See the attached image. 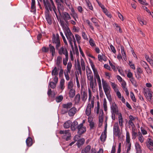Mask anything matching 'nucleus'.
I'll list each match as a JSON object with an SVG mask.
<instances>
[{
	"label": "nucleus",
	"instance_id": "23",
	"mask_svg": "<svg viewBox=\"0 0 153 153\" xmlns=\"http://www.w3.org/2000/svg\"><path fill=\"white\" fill-rule=\"evenodd\" d=\"M145 57L146 60L148 62L150 65L153 66V56H151L150 58L147 55H145Z\"/></svg>",
	"mask_w": 153,
	"mask_h": 153
},
{
	"label": "nucleus",
	"instance_id": "9",
	"mask_svg": "<svg viewBox=\"0 0 153 153\" xmlns=\"http://www.w3.org/2000/svg\"><path fill=\"white\" fill-rule=\"evenodd\" d=\"M43 2L46 10L45 12H49V10L52 11V8L51 4L49 3L48 0H43Z\"/></svg>",
	"mask_w": 153,
	"mask_h": 153
},
{
	"label": "nucleus",
	"instance_id": "24",
	"mask_svg": "<svg viewBox=\"0 0 153 153\" xmlns=\"http://www.w3.org/2000/svg\"><path fill=\"white\" fill-rule=\"evenodd\" d=\"M78 123L76 121H74L71 124V128L72 131L75 130L77 128H78Z\"/></svg>",
	"mask_w": 153,
	"mask_h": 153
},
{
	"label": "nucleus",
	"instance_id": "8",
	"mask_svg": "<svg viewBox=\"0 0 153 153\" xmlns=\"http://www.w3.org/2000/svg\"><path fill=\"white\" fill-rule=\"evenodd\" d=\"M114 134L115 135L117 136H120V130L118 126V123H114L113 126Z\"/></svg>",
	"mask_w": 153,
	"mask_h": 153
},
{
	"label": "nucleus",
	"instance_id": "49",
	"mask_svg": "<svg viewBox=\"0 0 153 153\" xmlns=\"http://www.w3.org/2000/svg\"><path fill=\"white\" fill-rule=\"evenodd\" d=\"M70 72H68L66 71H64V74L66 80L68 81L70 80V77L68 74L70 73Z\"/></svg>",
	"mask_w": 153,
	"mask_h": 153
},
{
	"label": "nucleus",
	"instance_id": "30",
	"mask_svg": "<svg viewBox=\"0 0 153 153\" xmlns=\"http://www.w3.org/2000/svg\"><path fill=\"white\" fill-rule=\"evenodd\" d=\"M137 19L140 24L141 26L146 25V22L144 21L143 19L141 18V17L138 16L137 17Z\"/></svg>",
	"mask_w": 153,
	"mask_h": 153
},
{
	"label": "nucleus",
	"instance_id": "47",
	"mask_svg": "<svg viewBox=\"0 0 153 153\" xmlns=\"http://www.w3.org/2000/svg\"><path fill=\"white\" fill-rule=\"evenodd\" d=\"M72 67V64L71 62H69L67 65V69L65 70L64 71H66L68 72H71V69Z\"/></svg>",
	"mask_w": 153,
	"mask_h": 153
},
{
	"label": "nucleus",
	"instance_id": "37",
	"mask_svg": "<svg viewBox=\"0 0 153 153\" xmlns=\"http://www.w3.org/2000/svg\"><path fill=\"white\" fill-rule=\"evenodd\" d=\"M145 64L146 67H144L145 68V70L147 73L149 74H152V71L149 68L148 65L146 62H143Z\"/></svg>",
	"mask_w": 153,
	"mask_h": 153
},
{
	"label": "nucleus",
	"instance_id": "34",
	"mask_svg": "<svg viewBox=\"0 0 153 153\" xmlns=\"http://www.w3.org/2000/svg\"><path fill=\"white\" fill-rule=\"evenodd\" d=\"M137 136L139 141L141 143H143L144 140V138L140 132H138Z\"/></svg>",
	"mask_w": 153,
	"mask_h": 153
},
{
	"label": "nucleus",
	"instance_id": "52",
	"mask_svg": "<svg viewBox=\"0 0 153 153\" xmlns=\"http://www.w3.org/2000/svg\"><path fill=\"white\" fill-rule=\"evenodd\" d=\"M89 42L91 47L94 48L96 47V45L95 42L92 38H91L89 39Z\"/></svg>",
	"mask_w": 153,
	"mask_h": 153
},
{
	"label": "nucleus",
	"instance_id": "63",
	"mask_svg": "<svg viewBox=\"0 0 153 153\" xmlns=\"http://www.w3.org/2000/svg\"><path fill=\"white\" fill-rule=\"evenodd\" d=\"M88 117V123L93 122L94 116L92 114L90 115L89 116H87Z\"/></svg>",
	"mask_w": 153,
	"mask_h": 153
},
{
	"label": "nucleus",
	"instance_id": "20",
	"mask_svg": "<svg viewBox=\"0 0 153 153\" xmlns=\"http://www.w3.org/2000/svg\"><path fill=\"white\" fill-rule=\"evenodd\" d=\"M65 80L64 79H61L59 85V88L62 91L65 88Z\"/></svg>",
	"mask_w": 153,
	"mask_h": 153
},
{
	"label": "nucleus",
	"instance_id": "55",
	"mask_svg": "<svg viewBox=\"0 0 153 153\" xmlns=\"http://www.w3.org/2000/svg\"><path fill=\"white\" fill-rule=\"evenodd\" d=\"M63 99V96L62 95L57 97L56 98V100L57 102H61Z\"/></svg>",
	"mask_w": 153,
	"mask_h": 153
},
{
	"label": "nucleus",
	"instance_id": "14",
	"mask_svg": "<svg viewBox=\"0 0 153 153\" xmlns=\"http://www.w3.org/2000/svg\"><path fill=\"white\" fill-rule=\"evenodd\" d=\"M77 111V109L75 107H72L68 111V114L70 117L74 116L76 114ZM68 112V111L65 113Z\"/></svg>",
	"mask_w": 153,
	"mask_h": 153
},
{
	"label": "nucleus",
	"instance_id": "50",
	"mask_svg": "<svg viewBox=\"0 0 153 153\" xmlns=\"http://www.w3.org/2000/svg\"><path fill=\"white\" fill-rule=\"evenodd\" d=\"M35 0H32L31 8L32 10V11L35 12L36 10V7L35 6Z\"/></svg>",
	"mask_w": 153,
	"mask_h": 153
},
{
	"label": "nucleus",
	"instance_id": "42",
	"mask_svg": "<svg viewBox=\"0 0 153 153\" xmlns=\"http://www.w3.org/2000/svg\"><path fill=\"white\" fill-rule=\"evenodd\" d=\"M58 11L57 10L56 8V7H54L53 8H52V11L53 10L55 14L56 18L58 19V13H59V14L60 15H61L60 13L59 12V6H58Z\"/></svg>",
	"mask_w": 153,
	"mask_h": 153
},
{
	"label": "nucleus",
	"instance_id": "16",
	"mask_svg": "<svg viewBox=\"0 0 153 153\" xmlns=\"http://www.w3.org/2000/svg\"><path fill=\"white\" fill-rule=\"evenodd\" d=\"M88 81L89 82H88V85H89L90 87L93 90L97 85L96 80H94L93 79Z\"/></svg>",
	"mask_w": 153,
	"mask_h": 153
},
{
	"label": "nucleus",
	"instance_id": "3",
	"mask_svg": "<svg viewBox=\"0 0 153 153\" xmlns=\"http://www.w3.org/2000/svg\"><path fill=\"white\" fill-rule=\"evenodd\" d=\"M90 64L93 71L94 77L95 79H97V83L99 85V87H100V88H101V87H102L101 80L100 76L98 74L97 69L95 68L94 63L92 61H90Z\"/></svg>",
	"mask_w": 153,
	"mask_h": 153
},
{
	"label": "nucleus",
	"instance_id": "53",
	"mask_svg": "<svg viewBox=\"0 0 153 153\" xmlns=\"http://www.w3.org/2000/svg\"><path fill=\"white\" fill-rule=\"evenodd\" d=\"M111 85L115 92L118 90L117 85L115 83L111 82Z\"/></svg>",
	"mask_w": 153,
	"mask_h": 153
},
{
	"label": "nucleus",
	"instance_id": "17",
	"mask_svg": "<svg viewBox=\"0 0 153 153\" xmlns=\"http://www.w3.org/2000/svg\"><path fill=\"white\" fill-rule=\"evenodd\" d=\"M146 144L147 147L150 150H152L153 148L152 147H153V140L150 138H148L147 140Z\"/></svg>",
	"mask_w": 153,
	"mask_h": 153
},
{
	"label": "nucleus",
	"instance_id": "54",
	"mask_svg": "<svg viewBox=\"0 0 153 153\" xmlns=\"http://www.w3.org/2000/svg\"><path fill=\"white\" fill-rule=\"evenodd\" d=\"M86 22L87 23V24H88V26H89L90 28L93 30H94V29L93 26L92 25V24L88 20H86Z\"/></svg>",
	"mask_w": 153,
	"mask_h": 153
},
{
	"label": "nucleus",
	"instance_id": "41",
	"mask_svg": "<svg viewBox=\"0 0 153 153\" xmlns=\"http://www.w3.org/2000/svg\"><path fill=\"white\" fill-rule=\"evenodd\" d=\"M135 149L137 152L138 153L139 152H140L141 151V146L140 144L138 142H136L135 144Z\"/></svg>",
	"mask_w": 153,
	"mask_h": 153
},
{
	"label": "nucleus",
	"instance_id": "31",
	"mask_svg": "<svg viewBox=\"0 0 153 153\" xmlns=\"http://www.w3.org/2000/svg\"><path fill=\"white\" fill-rule=\"evenodd\" d=\"M136 129L134 128H133L132 130V138L133 140L135 139L136 137L137 133Z\"/></svg>",
	"mask_w": 153,
	"mask_h": 153
},
{
	"label": "nucleus",
	"instance_id": "48",
	"mask_svg": "<svg viewBox=\"0 0 153 153\" xmlns=\"http://www.w3.org/2000/svg\"><path fill=\"white\" fill-rule=\"evenodd\" d=\"M126 141L127 144H131L130 143V134L129 132L128 131H126Z\"/></svg>",
	"mask_w": 153,
	"mask_h": 153
},
{
	"label": "nucleus",
	"instance_id": "1",
	"mask_svg": "<svg viewBox=\"0 0 153 153\" xmlns=\"http://www.w3.org/2000/svg\"><path fill=\"white\" fill-rule=\"evenodd\" d=\"M60 24L65 33L66 37L68 40L72 49L74 48L73 42L75 45L76 43V40L74 35L71 32L68 25L63 20H60Z\"/></svg>",
	"mask_w": 153,
	"mask_h": 153
},
{
	"label": "nucleus",
	"instance_id": "5",
	"mask_svg": "<svg viewBox=\"0 0 153 153\" xmlns=\"http://www.w3.org/2000/svg\"><path fill=\"white\" fill-rule=\"evenodd\" d=\"M53 37L52 38V42L53 44L56 45V49H58L60 46V42L59 34H56V35L53 34Z\"/></svg>",
	"mask_w": 153,
	"mask_h": 153
},
{
	"label": "nucleus",
	"instance_id": "33",
	"mask_svg": "<svg viewBox=\"0 0 153 153\" xmlns=\"http://www.w3.org/2000/svg\"><path fill=\"white\" fill-rule=\"evenodd\" d=\"M74 85L72 81L70 80L68 82L67 84V89L69 90L70 89H73Z\"/></svg>",
	"mask_w": 153,
	"mask_h": 153
},
{
	"label": "nucleus",
	"instance_id": "32",
	"mask_svg": "<svg viewBox=\"0 0 153 153\" xmlns=\"http://www.w3.org/2000/svg\"><path fill=\"white\" fill-rule=\"evenodd\" d=\"M120 49L121 50V52L122 55V57L123 59L125 60L126 61L127 59L126 58V53L124 51V48L123 46H121Z\"/></svg>",
	"mask_w": 153,
	"mask_h": 153
},
{
	"label": "nucleus",
	"instance_id": "58",
	"mask_svg": "<svg viewBox=\"0 0 153 153\" xmlns=\"http://www.w3.org/2000/svg\"><path fill=\"white\" fill-rule=\"evenodd\" d=\"M75 78L76 83L77 87L78 88H79L80 87V85L79 82L78 77V75L76 74L75 75Z\"/></svg>",
	"mask_w": 153,
	"mask_h": 153
},
{
	"label": "nucleus",
	"instance_id": "40",
	"mask_svg": "<svg viewBox=\"0 0 153 153\" xmlns=\"http://www.w3.org/2000/svg\"><path fill=\"white\" fill-rule=\"evenodd\" d=\"M27 145L29 146H31L32 145V140L31 138L28 137L26 141Z\"/></svg>",
	"mask_w": 153,
	"mask_h": 153
},
{
	"label": "nucleus",
	"instance_id": "15",
	"mask_svg": "<svg viewBox=\"0 0 153 153\" xmlns=\"http://www.w3.org/2000/svg\"><path fill=\"white\" fill-rule=\"evenodd\" d=\"M70 9L71 10V15L72 17L74 20L75 21H77L76 19H78V16L77 13L75 12L73 7H70Z\"/></svg>",
	"mask_w": 153,
	"mask_h": 153
},
{
	"label": "nucleus",
	"instance_id": "18",
	"mask_svg": "<svg viewBox=\"0 0 153 153\" xmlns=\"http://www.w3.org/2000/svg\"><path fill=\"white\" fill-rule=\"evenodd\" d=\"M88 103L94 104V97H92L91 90L89 89L88 90Z\"/></svg>",
	"mask_w": 153,
	"mask_h": 153
},
{
	"label": "nucleus",
	"instance_id": "10",
	"mask_svg": "<svg viewBox=\"0 0 153 153\" xmlns=\"http://www.w3.org/2000/svg\"><path fill=\"white\" fill-rule=\"evenodd\" d=\"M58 50V53L59 55L63 54L66 56H68V52L67 49L65 47L62 46L60 49H57Z\"/></svg>",
	"mask_w": 153,
	"mask_h": 153
},
{
	"label": "nucleus",
	"instance_id": "59",
	"mask_svg": "<svg viewBox=\"0 0 153 153\" xmlns=\"http://www.w3.org/2000/svg\"><path fill=\"white\" fill-rule=\"evenodd\" d=\"M87 98V95L85 93H83L82 96V100L85 102Z\"/></svg>",
	"mask_w": 153,
	"mask_h": 153
},
{
	"label": "nucleus",
	"instance_id": "7",
	"mask_svg": "<svg viewBox=\"0 0 153 153\" xmlns=\"http://www.w3.org/2000/svg\"><path fill=\"white\" fill-rule=\"evenodd\" d=\"M94 107V104L88 103L87 106L86 107L85 114L87 116H89L92 114L91 113V109L93 108Z\"/></svg>",
	"mask_w": 153,
	"mask_h": 153
},
{
	"label": "nucleus",
	"instance_id": "13",
	"mask_svg": "<svg viewBox=\"0 0 153 153\" xmlns=\"http://www.w3.org/2000/svg\"><path fill=\"white\" fill-rule=\"evenodd\" d=\"M63 17L65 22L64 20L63 21L67 25V24L68 23V20H70L71 19V17L70 15L68 13L65 12L63 13ZM62 20L63 21V20Z\"/></svg>",
	"mask_w": 153,
	"mask_h": 153
},
{
	"label": "nucleus",
	"instance_id": "45",
	"mask_svg": "<svg viewBox=\"0 0 153 153\" xmlns=\"http://www.w3.org/2000/svg\"><path fill=\"white\" fill-rule=\"evenodd\" d=\"M71 122L70 120H68L64 123V128H68L70 126Z\"/></svg>",
	"mask_w": 153,
	"mask_h": 153
},
{
	"label": "nucleus",
	"instance_id": "26",
	"mask_svg": "<svg viewBox=\"0 0 153 153\" xmlns=\"http://www.w3.org/2000/svg\"><path fill=\"white\" fill-rule=\"evenodd\" d=\"M69 91V97L71 98H73L75 96L76 93L75 89L74 88L68 90Z\"/></svg>",
	"mask_w": 153,
	"mask_h": 153
},
{
	"label": "nucleus",
	"instance_id": "61",
	"mask_svg": "<svg viewBox=\"0 0 153 153\" xmlns=\"http://www.w3.org/2000/svg\"><path fill=\"white\" fill-rule=\"evenodd\" d=\"M75 36L76 38V41L77 42V43L78 44L80 43V40L81 39V37L78 34H75Z\"/></svg>",
	"mask_w": 153,
	"mask_h": 153
},
{
	"label": "nucleus",
	"instance_id": "11",
	"mask_svg": "<svg viewBox=\"0 0 153 153\" xmlns=\"http://www.w3.org/2000/svg\"><path fill=\"white\" fill-rule=\"evenodd\" d=\"M111 111L114 112L116 114H118L119 113H121L118 112L117 107L114 102H112V105L111 106Z\"/></svg>",
	"mask_w": 153,
	"mask_h": 153
},
{
	"label": "nucleus",
	"instance_id": "21",
	"mask_svg": "<svg viewBox=\"0 0 153 153\" xmlns=\"http://www.w3.org/2000/svg\"><path fill=\"white\" fill-rule=\"evenodd\" d=\"M118 115V122L120 126L122 128L123 127V121L121 113H119Z\"/></svg>",
	"mask_w": 153,
	"mask_h": 153
},
{
	"label": "nucleus",
	"instance_id": "46",
	"mask_svg": "<svg viewBox=\"0 0 153 153\" xmlns=\"http://www.w3.org/2000/svg\"><path fill=\"white\" fill-rule=\"evenodd\" d=\"M85 1L86 3V5L89 8L90 10H93V6H92V4L89 0H85Z\"/></svg>",
	"mask_w": 153,
	"mask_h": 153
},
{
	"label": "nucleus",
	"instance_id": "27",
	"mask_svg": "<svg viewBox=\"0 0 153 153\" xmlns=\"http://www.w3.org/2000/svg\"><path fill=\"white\" fill-rule=\"evenodd\" d=\"M107 137L106 131L105 130L103 132L101 135L100 137V140L102 142L105 141Z\"/></svg>",
	"mask_w": 153,
	"mask_h": 153
},
{
	"label": "nucleus",
	"instance_id": "56",
	"mask_svg": "<svg viewBox=\"0 0 153 153\" xmlns=\"http://www.w3.org/2000/svg\"><path fill=\"white\" fill-rule=\"evenodd\" d=\"M130 80L132 84L134 85V86L136 87L137 86L136 81L133 77L130 79Z\"/></svg>",
	"mask_w": 153,
	"mask_h": 153
},
{
	"label": "nucleus",
	"instance_id": "35",
	"mask_svg": "<svg viewBox=\"0 0 153 153\" xmlns=\"http://www.w3.org/2000/svg\"><path fill=\"white\" fill-rule=\"evenodd\" d=\"M91 149V146L88 145L84 149L82 150L81 153H89Z\"/></svg>",
	"mask_w": 153,
	"mask_h": 153
},
{
	"label": "nucleus",
	"instance_id": "57",
	"mask_svg": "<svg viewBox=\"0 0 153 153\" xmlns=\"http://www.w3.org/2000/svg\"><path fill=\"white\" fill-rule=\"evenodd\" d=\"M80 62L82 69L83 71H85V63L82 59H81Z\"/></svg>",
	"mask_w": 153,
	"mask_h": 153
},
{
	"label": "nucleus",
	"instance_id": "60",
	"mask_svg": "<svg viewBox=\"0 0 153 153\" xmlns=\"http://www.w3.org/2000/svg\"><path fill=\"white\" fill-rule=\"evenodd\" d=\"M130 97L131 99L134 102H136V100L135 98L134 93L132 92H130Z\"/></svg>",
	"mask_w": 153,
	"mask_h": 153
},
{
	"label": "nucleus",
	"instance_id": "12",
	"mask_svg": "<svg viewBox=\"0 0 153 153\" xmlns=\"http://www.w3.org/2000/svg\"><path fill=\"white\" fill-rule=\"evenodd\" d=\"M78 132L79 134H81L85 132L86 131V128L85 127L83 126L82 123H81L78 126Z\"/></svg>",
	"mask_w": 153,
	"mask_h": 153
},
{
	"label": "nucleus",
	"instance_id": "19",
	"mask_svg": "<svg viewBox=\"0 0 153 153\" xmlns=\"http://www.w3.org/2000/svg\"><path fill=\"white\" fill-rule=\"evenodd\" d=\"M143 72V70L140 67H138L137 68V73L135 74V76L136 78L138 79L141 78V74Z\"/></svg>",
	"mask_w": 153,
	"mask_h": 153
},
{
	"label": "nucleus",
	"instance_id": "64",
	"mask_svg": "<svg viewBox=\"0 0 153 153\" xmlns=\"http://www.w3.org/2000/svg\"><path fill=\"white\" fill-rule=\"evenodd\" d=\"M86 75L88 80L93 79V76L92 74H87Z\"/></svg>",
	"mask_w": 153,
	"mask_h": 153
},
{
	"label": "nucleus",
	"instance_id": "43",
	"mask_svg": "<svg viewBox=\"0 0 153 153\" xmlns=\"http://www.w3.org/2000/svg\"><path fill=\"white\" fill-rule=\"evenodd\" d=\"M91 20L92 22L94 24L96 27H99V25L97 22V20L96 18L92 17L91 19Z\"/></svg>",
	"mask_w": 153,
	"mask_h": 153
},
{
	"label": "nucleus",
	"instance_id": "36",
	"mask_svg": "<svg viewBox=\"0 0 153 153\" xmlns=\"http://www.w3.org/2000/svg\"><path fill=\"white\" fill-rule=\"evenodd\" d=\"M51 74L53 76H58V69L56 67H55L54 69L52 70Z\"/></svg>",
	"mask_w": 153,
	"mask_h": 153
},
{
	"label": "nucleus",
	"instance_id": "51",
	"mask_svg": "<svg viewBox=\"0 0 153 153\" xmlns=\"http://www.w3.org/2000/svg\"><path fill=\"white\" fill-rule=\"evenodd\" d=\"M68 58V56H65V57L63 59L62 62L64 65L66 66L67 65Z\"/></svg>",
	"mask_w": 153,
	"mask_h": 153
},
{
	"label": "nucleus",
	"instance_id": "29",
	"mask_svg": "<svg viewBox=\"0 0 153 153\" xmlns=\"http://www.w3.org/2000/svg\"><path fill=\"white\" fill-rule=\"evenodd\" d=\"M62 58L60 56H58L57 57L56 61V64L57 66H60L62 63Z\"/></svg>",
	"mask_w": 153,
	"mask_h": 153
},
{
	"label": "nucleus",
	"instance_id": "4",
	"mask_svg": "<svg viewBox=\"0 0 153 153\" xmlns=\"http://www.w3.org/2000/svg\"><path fill=\"white\" fill-rule=\"evenodd\" d=\"M59 133L63 134L62 136V139L67 141L70 140L71 139V134L69 130H60Z\"/></svg>",
	"mask_w": 153,
	"mask_h": 153
},
{
	"label": "nucleus",
	"instance_id": "39",
	"mask_svg": "<svg viewBox=\"0 0 153 153\" xmlns=\"http://www.w3.org/2000/svg\"><path fill=\"white\" fill-rule=\"evenodd\" d=\"M85 141V139L83 138H82L78 140L76 143V144L79 148H80L81 146L84 144Z\"/></svg>",
	"mask_w": 153,
	"mask_h": 153
},
{
	"label": "nucleus",
	"instance_id": "44",
	"mask_svg": "<svg viewBox=\"0 0 153 153\" xmlns=\"http://www.w3.org/2000/svg\"><path fill=\"white\" fill-rule=\"evenodd\" d=\"M100 108V103L98 101L97 102V106L95 107L94 109V111L96 112L97 114L99 113Z\"/></svg>",
	"mask_w": 153,
	"mask_h": 153
},
{
	"label": "nucleus",
	"instance_id": "2",
	"mask_svg": "<svg viewBox=\"0 0 153 153\" xmlns=\"http://www.w3.org/2000/svg\"><path fill=\"white\" fill-rule=\"evenodd\" d=\"M102 81L104 92L109 102L111 103L112 101V99L110 94L111 90L110 86L107 82L103 79H102Z\"/></svg>",
	"mask_w": 153,
	"mask_h": 153
},
{
	"label": "nucleus",
	"instance_id": "25",
	"mask_svg": "<svg viewBox=\"0 0 153 153\" xmlns=\"http://www.w3.org/2000/svg\"><path fill=\"white\" fill-rule=\"evenodd\" d=\"M49 51L51 53L52 56L53 57L55 54V50L54 47L51 44L49 45Z\"/></svg>",
	"mask_w": 153,
	"mask_h": 153
},
{
	"label": "nucleus",
	"instance_id": "6",
	"mask_svg": "<svg viewBox=\"0 0 153 153\" xmlns=\"http://www.w3.org/2000/svg\"><path fill=\"white\" fill-rule=\"evenodd\" d=\"M143 93L147 99L151 100V97L153 95V92L151 91L150 89L146 88H144Z\"/></svg>",
	"mask_w": 153,
	"mask_h": 153
},
{
	"label": "nucleus",
	"instance_id": "22",
	"mask_svg": "<svg viewBox=\"0 0 153 153\" xmlns=\"http://www.w3.org/2000/svg\"><path fill=\"white\" fill-rule=\"evenodd\" d=\"M49 12H45V14L46 20L48 23L49 24L51 25L52 24V21L51 16L49 14Z\"/></svg>",
	"mask_w": 153,
	"mask_h": 153
},
{
	"label": "nucleus",
	"instance_id": "28",
	"mask_svg": "<svg viewBox=\"0 0 153 153\" xmlns=\"http://www.w3.org/2000/svg\"><path fill=\"white\" fill-rule=\"evenodd\" d=\"M73 105L72 103L71 102L63 104L62 105V107L64 108L68 109L71 108Z\"/></svg>",
	"mask_w": 153,
	"mask_h": 153
},
{
	"label": "nucleus",
	"instance_id": "38",
	"mask_svg": "<svg viewBox=\"0 0 153 153\" xmlns=\"http://www.w3.org/2000/svg\"><path fill=\"white\" fill-rule=\"evenodd\" d=\"M80 94H77L74 98V100L75 103L76 104H78L80 102Z\"/></svg>",
	"mask_w": 153,
	"mask_h": 153
},
{
	"label": "nucleus",
	"instance_id": "62",
	"mask_svg": "<svg viewBox=\"0 0 153 153\" xmlns=\"http://www.w3.org/2000/svg\"><path fill=\"white\" fill-rule=\"evenodd\" d=\"M56 83L53 82H51L49 83V85L52 88H54L56 87Z\"/></svg>",
	"mask_w": 153,
	"mask_h": 153
}]
</instances>
